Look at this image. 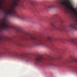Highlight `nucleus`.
<instances>
[{
    "mask_svg": "<svg viewBox=\"0 0 77 77\" xmlns=\"http://www.w3.org/2000/svg\"><path fill=\"white\" fill-rule=\"evenodd\" d=\"M1 26L0 29V30H7L8 29L10 28H14L18 32H21V29L18 28H14L13 26L10 25L7 21L6 18H4L2 20V22L1 24Z\"/></svg>",
    "mask_w": 77,
    "mask_h": 77,
    "instance_id": "obj_1",
    "label": "nucleus"
},
{
    "mask_svg": "<svg viewBox=\"0 0 77 77\" xmlns=\"http://www.w3.org/2000/svg\"><path fill=\"white\" fill-rule=\"evenodd\" d=\"M35 64L36 65L38 64L39 62H41L42 61V58L39 57L35 59Z\"/></svg>",
    "mask_w": 77,
    "mask_h": 77,
    "instance_id": "obj_5",
    "label": "nucleus"
},
{
    "mask_svg": "<svg viewBox=\"0 0 77 77\" xmlns=\"http://www.w3.org/2000/svg\"><path fill=\"white\" fill-rule=\"evenodd\" d=\"M29 39L34 41L33 44L35 45H45L46 44V40H42L32 36L29 38Z\"/></svg>",
    "mask_w": 77,
    "mask_h": 77,
    "instance_id": "obj_3",
    "label": "nucleus"
},
{
    "mask_svg": "<svg viewBox=\"0 0 77 77\" xmlns=\"http://www.w3.org/2000/svg\"><path fill=\"white\" fill-rule=\"evenodd\" d=\"M48 39V40H51V37H49Z\"/></svg>",
    "mask_w": 77,
    "mask_h": 77,
    "instance_id": "obj_12",
    "label": "nucleus"
},
{
    "mask_svg": "<svg viewBox=\"0 0 77 77\" xmlns=\"http://www.w3.org/2000/svg\"><path fill=\"white\" fill-rule=\"evenodd\" d=\"M64 1H66L67 2V4L68 5L70 9H72V11H75V9L73 7V6L71 5L70 2H68V0H64Z\"/></svg>",
    "mask_w": 77,
    "mask_h": 77,
    "instance_id": "obj_6",
    "label": "nucleus"
},
{
    "mask_svg": "<svg viewBox=\"0 0 77 77\" xmlns=\"http://www.w3.org/2000/svg\"><path fill=\"white\" fill-rule=\"evenodd\" d=\"M16 17H17L18 18H19V19L21 20H23L24 18V17H23L22 16H19L18 15H16Z\"/></svg>",
    "mask_w": 77,
    "mask_h": 77,
    "instance_id": "obj_9",
    "label": "nucleus"
},
{
    "mask_svg": "<svg viewBox=\"0 0 77 77\" xmlns=\"http://www.w3.org/2000/svg\"><path fill=\"white\" fill-rule=\"evenodd\" d=\"M75 62H77V59H75Z\"/></svg>",
    "mask_w": 77,
    "mask_h": 77,
    "instance_id": "obj_15",
    "label": "nucleus"
},
{
    "mask_svg": "<svg viewBox=\"0 0 77 77\" xmlns=\"http://www.w3.org/2000/svg\"><path fill=\"white\" fill-rule=\"evenodd\" d=\"M72 42L75 44H77V39H74L72 40Z\"/></svg>",
    "mask_w": 77,
    "mask_h": 77,
    "instance_id": "obj_11",
    "label": "nucleus"
},
{
    "mask_svg": "<svg viewBox=\"0 0 77 77\" xmlns=\"http://www.w3.org/2000/svg\"><path fill=\"white\" fill-rule=\"evenodd\" d=\"M70 27H71L72 29L73 30H77V26H75L74 24H72L69 26Z\"/></svg>",
    "mask_w": 77,
    "mask_h": 77,
    "instance_id": "obj_7",
    "label": "nucleus"
},
{
    "mask_svg": "<svg viewBox=\"0 0 77 77\" xmlns=\"http://www.w3.org/2000/svg\"><path fill=\"white\" fill-rule=\"evenodd\" d=\"M20 0H14V2L11 9L9 10L7 13V14L9 17L13 15L14 12H15V9L16 7H20L21 5L19 4Z\"/></svg>",
    "mask_w": 77,
    "mask_h": 77,
    "instance_id": "obj_2",
    "label": "nucleus"
},
{
    "mask_svg": "<svg viewBox=\"0 0 77 77\" xmlns=\"http://www.w3.org/2000/svg\"><path fill=\"white\" fill-rule=\"evenodd\" d=\"M54 30H60L62 29L61 27H57V26H54L53 28Z\"/></svg>",
    "mask_w": 77,
    "mask_h": 77,
    "instance_id": "obj_8",
    "label": "nucleus"
},
{
    "mask_svg": "<svg viewBox=\"0 0 77 77\" xmlns=\"http://www.w3.org/2000/svg\"><path fill=\"white\" fill-rule=\"evenodd\" d=\"M51 25L52 26H54V23H52Z\"/></svg>",
    "mask_w": 77,
    "mask_h": 77,
    "instance_id": "obj_13",
    "label": "nucleus"
},
{
    "mask_svg": "<svg viewBox=\"0 0 77 77\" xmlns=\"http://www.w3.org/2000/svg\"><path fill=\"white\" fill-rule=\"evenodd\" d=\"M75 18H77V15H76L75 16Z\"/></svg>",
    "mask_w": 77,
    "mask_h": 77,
    "instance_id": "obj_14",
    "label": "nucleus"
},
{
    "mask_svg": "<svg viewBox=\"0 0 77 77\" xmlns=\"http://www.w3.org/2000/svg\"><path fill=\"white\" fill-rule=\"evenodd\" d=\"M54 7L55 6H54V5H51V6H48L47 7V9H53V8H54Z\"/></svg>",
    "mask_w": 77,
    "mask_h": 77,
    "instance_id": "obj_10",
    "label": "nucleus"
},
{
    "mask_svg": "<svg viewBox=\"0 0 77 77\" xmlns=\"http://www.w3.org/2000/svg\"><path fill=\"white\" fill-rule=\"evenodd\" d=\"M12 55L14 56H17V57L18 58V59L22 60L25 59V60H26L27 62H29V61L31 60V58L30 57L25 56L24 55H18L15 53H13Z\"/></svg>",
    "mask_w": 77,
    "mask_h": 77,
    "instance_id": "obj_4",
    "label": "nucleus"
}]
</instances>
